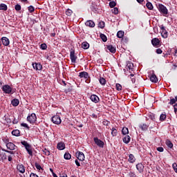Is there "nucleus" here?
<instances>
[{"instance_id":"obj_1","label":"nucleus","mask_w":177,"mask_h":177,"mask_svg":"<svg viewBox=\"0 0 177 177\" xmlns=\"http://www.w3.org/2000/svg\"><path fill=\"white\" fill-rule=\"evenodd\" d=\"M3 93H6L7 95H13L16 91L12 89V87L9 84H5L1 88Z\"/></svg>"},{"instance_id":"obj_2","label":"nucleus","mask_w":177,"mask_h":177,"mask_svg":"<svg viewBox=\"0 0 177 177\" xmlns=\"http://www.w3.org/2000/svg\"><path fill=\"white\" fill-rule=\"evenodd\" d=\"M158 10L163 16L167 17L168 15V9L163 4L159 3L158 6Z\"/></svg>"},{"instance_id":"obj_3","label":"nucleus","mask_w":177,"mask_h":177,"mask_svg":"<svg viewBox=\"0 0 177 177\" xmlns=\"http://www.w3.org/2000/svg\"><path fill=\"white\" fill-rule=\"evenodd\" d=\"M21 144L22 146H24L29 156H32V149H31V145L26 140L21 141Z\"/></svg>"},{"instance_id":"obj_4","label":"nucleus","mask_w":177,"mask_h":177,"mask_svg":"<svg viewBox=\"0 0 177 177\" xmlns=\"http://www.w3.org/2000/svg\"><path fill=\"white\" fill-rule=\"evenodd\" d=\"M79 77L80 78H84L86 84H89L91 82V77L89 76V73H88V72H80L79 73Z\"/></svg>"},{"instance_id":"obj_5","label":"nucleus","mask_w":177,"mask_h":177,"mask_svg":"<svg viewBox=\"0 0 177 177\" xmlns=\"http://www.w3.org/2000/svg\"><path fill=\"white\" fill-rule=\"evenodd\" d=\"M37 121V115L35 113H32L27 117V122L30 124H34Z\"/></svg>"},{"instance_id":"obj_6","label":"nucleus","mask_w":177,"mask_h":177,"mask_svg":"<svg viewBox=\"0 0 177 177\" xmlns=\"http://www.w3.org/2000/svg\"><path fill=\"white\" fill-rule=\"evenodd\" d=\"M70 59L71 60V63H77V56L75 55V50L71 48L70 51Z\"/></svg>"},{"instance_id":"obj_7","label":"nucleus","mask_w":177,"mask_h":177,"mask_svg":"<svg viewBox=\"0 0 177 177\" xmlns=\"http://www.w3.org/2000/svg\"><path fill=\"white\" fill-rule=\"evenodd\" d=\"M52 122L53 124H55L56 125H60L62 124V119L60 118V116L56 115H54L51 119Z\"/></svg>"},{"instance_id":"obj_8","label":"nucleus","mask_w":177,"mask_h":177,"mask_svg":"<svg viewBox=\"0 0 177 177\" xmlns=\"http://www.w3.org/2000/svg\"><path fill=\"white\" fill-rule=\"evenodd\" d=\"M94 142L98 146V147H100L101 149L104 147V142L99 139L97 137L94 138Z\"/></svg>"},{"instance_id":"obj_9","label":"nucleus","mask_w":177,"mask_h":177,"mask_svg":"<svg viewBox=\"0 0 177 177\" xmlns=\"http://www.w3.org/2000/svg\"><path fill=\"white\" fill-rule=\"evenodd\" d=\"M160 30L162 38H168V31H167V29H165L164 25L160 26Z\"/></svg>"},{"instance_id":"obj_10","label":"nucleus","mask_w":177,"mask_h":177,"mask_svg":"<svg viewBox=\"0 0 177 177\" xmlns=\"http://www.w3.org/2000/svg\"><path fill=\"white\" fill-rule=\"evenodd\" d=\"M160 42L159 38L155 37L151 39V44L153 46H154V48H160Z\"/></svg>"},{"instance_id":"obj_11","label":"nucleus","mask_w":177,"mask_h":177,"mask_svg":"<svg viewBox=\"0 0 177 177\" xmlns=\"http://www.w3.org/2000/svg\"><path fill=\"white\" fill-rule=\"evenodd\" d=\"M90 99L93 103H99V102H100V98H99V97L95 94H92Z\"/></svg>"},{"instance_id":"obj_12","label":"nucleus","mask_w":177,"mask_h":177,"mask_svg":"<svg viewBox=\"0 0 177 177\" xmlns=\"http://www.w3.org/2000/svg\"><path fill=\"white\" fill-rule=\"evenodd\" d=\"M77 158L79 160V161H85V155L81 151H77Z\"/></svg>"},{"instance_id":"obj_13","label":"nucleus","mask_w":177,"mask_h":177,"mask_svg":"<svg viewBox=\"0 0 177 177\" xmlns=\"http://www.w3.org/2000/svg\"><path fill=\"white\" fill-rule=\"evenodd\" d=\"M1 42L4 46H9L10 44V41H9V39L6 37H1Z\"/></svg>"},{"instance_id":"obj_14","label":"nucleus","mask_w":177,"mask_h":177,"mask_svg":"<svg viewBox=\"0 0 177 177\" xmlns=\"http://www.w3.org/2000/svg\"><path fill=\"white\" fill-rule=\"evenodd\" d=\"M32 67L35 70L41 71V70H42V65L39 63H32Z\"/></svg>"},{"instance_id":"obj_15","label":"nucleus","mask_w":177,"mask_h":177,"mask_svg":"<svg viewBox=\"0 0 177 177\" xmlns=\"http://www.w3.org/2000/svg\"><path fill=\"white\" fill-rule=\"evenodd\" d=\"M139 128L140 130L143 131L144 132H146L149 129V124L142 123L139 125Z\"/></svg>"},{"instance_id":"obj_16","label":"nucleus","mask_w":177,"mask_h":177,"mask_svg":"<svg viewBox=\"0 0 177 177\" xmlns=\"http://www.w3.org/2000/svg\"><path fill=\"white\" fill-rule=\"evenodd\" d=\"M7 149H8V150H16V145L13 143V142H9L7 144V145H6Z\"/></svg>"},{"instance_id":"obj_17","label":"nucleus","mask_w":177,"mask_h":177,"mask_svg":"<svg viewBox=\"0 0 177 177\" xmlns=\"http://www.w3.org/2000/svg\"><path fill=\"white\" fill-rule=\"evenodd\" d=\"M17 169L20 172L21 174H24L26 172V168L24 167V165H18L17 166Z\"/></svg>"},{"instance_id":"obj_18","label":"nucleus","mask_w":177,"mask_h":177,"mask_svg":"<svg viewBox=\"0 0 177 177\" xmlns=\"http://www.w3.org/2000/svg\"><path fill=\"white\" fill-rule=\"evenodd\" d=\"M106 48L108 49V50H109V52H111V53H115V52H117L115 46L113 45L106 46Z\"/></svg>"},{"instance_id":"obj_19","label":"nucleus","mask_w":177,"mask_h":177,"mask_svg":"<svg viewBox=\"0 0 177 177\" xmlns=\"http://www.w3.org/2000/svg\"><path fill=\"white\" fill-rule=\"evenodd\" d=\"M149 80L151 82H154L155 84L158 82V78H157V76L154 73L151 75Z\"/></svg>"},{"instance_id":"obj_20","label":"nucleus","mask_w":177,"mask_h":177,"mask_svg":"<svg viewBox=\"0 0 177 177\" xmlns=\"http://www.w3.org/2000/svg\"><path fill=\"white\" fill-rule=\"evenodd\" d=\"M136 169L138 170L140 174H142L145 169V166L142 163H138L136 165Z\"/></svg>"},{"instance_id":"obj_21","label":"nucleus","mask_w":177,"mask_h":177,"mask_svg":"<svg viewBox=\"0 0 177 177\" xmlns=\"http://www.w3.org/2000/svg\"><path fill=\"white\" fill-rule=\"evenodd\" d=\"M57 149H58V150H64L66 149V145L63 142H58Z\"/></svg>"},{"instance_id":"obj_22","label":"nucleus","mask_w":177,"mask_h":177,"mask_svg":"<svg viewBox=\"0 0 177 177\" xmlns=\"http://www.w3.org/2000/svg\"><path fill=\"white\" fill-rule=\"evenodd\" d=\"M5 160H8V156L5 152L0 153V162H5Z\"/></svg>"},{"instance_id":"obj_23","label":"nucleus","mask_w":177,"mask_h":177,"mask_svg":"<svg viewBox=\"0 0 177 177\" xmlns=\"http://www.w3.org/2000/svg\"><path fill=\"white\" fill-rule=\"evenodd\" d=\"M128 161L129 162H130V164H133V162L136 161V158H135V156H133V154L132 153L129 154Z\"/></svg>"},{"instance_id":"obj_24","label":"nucleus","mask_w":177,"mask_h":177,"mask_svg":"<svg viewBox=\"0 0 177 177\" xmlns=\"http://www.w3.org/2000/svg\"><path fill=\"white\" fill-rule=\"evenodd\" d=\"M11 104L14 106V107H17V106H19V104H20V101L19 100V99L17 98H15L11 101Z\"/></svg>"},{"instance_id":"obj_25","label":"nucleus","mask_w":177,"mask_h":177,"mask_svg":"<svg viewBox=\"0 0 177 177\" xmlns=\"http://www.w3.org/2000/svg\"><path fill=\"white\" fill-rule=\"evenodd\" d=\"M86 26L87 27H91V28H93L95 27V22L92 20H88L85 23Z\"/></svg>"},{"instance_id":"obj_26","label":"nucleus","mask_w":177,"mask_h":177,"mask_svg":"<svg viewBox=\"0 0 177 177\" xmlns=\"http://www.w3.org/2000/svg\"><path fill=\"white\" fill-rule=\"evenodd\" d=\"M111 134L113 136V138H114L118 135V131L117 130V129H115V127H113L111 129Z\"/></svg>"},{"instance_id":"obj_27","label":"nucleus","mask_w":177,"mask_h":177,"mask_svg":"<svg viewBox=\"0 0 177 177\" xmlns=\"http://www.w3.org/2000/svg\"><path fill=\"white\" fill-rule=\"evenodd\" d=\"M122 141L124 143H125L126 145H128V143H129V142H131V136H126L122 138Z\"/></svg>"},{"instance_id":"obj_28","label":"nucleus","mask_w":177,"mask_h":177,"mask_svg":"<svg viewBox=\"0 0 177 177\" xmlns=\"http://www.w3.org/2000/svg\"><path fill=\"white\" fill-rule=\"evenodd\" d=\"M165 143H166V145L167 146V147H169V149L174 148V144L172 143V142L170 141L169 139L166 140Z\"/></svg>"},{"instance_id":"obj_29","label":"nucleus","mask_w":177,"mask_h":177,"mask_svg":"<svg viewBox=\"0 0 177 177\" xmlns=\"http://www.w3.org/2000/svg\"><path fill=\"white\" fill-rule=\"evenodd\" d=\"M12 135L13 136H20V130L15 129L12 131Z\"/></svg>"},{"instance_id":"obj_30","label":"nucleus","mask_w":177,"mask_h":177,"mask_svg":"<svg viewBox=\"0 0 177 177\" xmlns=\"http://www.w3.org/2000/svg\"><path fill=\"white\" fill-rule=\"evenodd\" d=\"M125 34V32L122 30H119L118 32H117V37L118 38H123L124 37V35Z\"/></svg>"},{"instance_id":"obj_31","label":"nucleus","mask_w":177,"mask_h":177,"mask_svg":"<svg viewBox=\"0 0 177 177\" xmlns=\"http://www.w3.org/2000/svg\"><path fill=\"white\" fill-rule=\"evenodd\" d=\"M128 133H129V130L128 129V127H123L122 129V134L128 135Z\"/></svg>"},{"instance_id":"obj_32","label":"nucleus","mask_w":177,"mask_h":177,"mask_svg":"<svg viewBox=\"0 0 177 177\" xmlns=\"http://www.w3.org/2000/svg\"><path fill=\"white\" fill-rule=\"evenodd\" d=\"M82 48L83 49H89V44H88V42L84 41L82 44Z\"/></svg>"},{"instance_id":"obj_33","label":"nucleus","mask_w":177,"mask_h":177,"mask_svg":"<svg viewBox=\"0 0 177 177\" xmlns=\"http://www.w3.org/2000/svg\"><path fill=\"white\" fill-rule=\"evenodd\" d=\"M0 10H8V6L5 3L0 4Z\"/></svg>"},{"instance_id":"obj_34","label":"nucleus","mask_w":177,"mask_h":177,"mask_svg":"<svg viewBox=\"0 0 177 177\" xmlns=\"http://www.w3.org/2000/svg\"><path fill=\"white\" fill-rule=\"evenodd\" d=\"M41 151H43L44 156H50V151L48 150L46 148L43 149Z\"/></svg>"},{"instance_id":"obj_35","label":"nucleus","mask_w":177,"mask_h":177,"mask_svg":"<svg viewBox=\"0 0 177 177\" xmlns=\"http://www.w3.org/2000/svg\"><path fill=\"white\" fill-rule=\"evenodd\" d=\"M100 37L101 39L103 41V42H107V37L106 36V35L101 33L100 35Z\"/></svg>"},{"instance_id":"obj_36","label":"nucleus","mask_w":177,"mask_h":177,"mask_svg":"<svg viewBox=\"0 0 177 177\" xmlns=\"http://www.w3.org/2000/svg\"><path fill=\"white\" fill-rule=\"evenodd\" d=\"M64 158L65 160H70L71 158V154L68 152H66L64 155Z\"/></svg>"},{"instance_id":"obj_37","label":"nucleus","mask_w":177,"mask_h":177,"mask_svg":"<svg viewBox=\"0 0 177 177\" xmlns=\"http://www.w3.org/2000/svg\"><path fill=\"white\" fill-rule=\"evenodd\" d=\"M99 82L101 85H104L106 83V79L102 77H100Z\"/></svg>"},{"instance_id":"obj_38","label":"nucleus","mask_w":177,"mask_h":177,"mask_svg":"<svg viewBox=\"0 0 177 177\" xmlns=\"http://www.w3.org/2000/svg\"><path fill=\"white\" fill-rule=\"evenodd\" d=\"M35 167L37 168V169L39 171V172L41 170L44 171V169H42V167L40 166L39 164H38V162H35Z\"/></svg>"},{"instance_id":"obj_39","label":"nucleus","mask_w":177,"mask_h":177,"mask_svg":"<svg viewBox=\"0 0 177 177\" xmlns=\"http://www.w3.org/2000/svg\"><path fill=\"white\" fill-rule=\"evenodd\" d=\"M146 6L147 8V9H149V10H153V4L150 2H147L146 4Z\"/></svg>"},{"instance_id":"obj_40","label":"nucleus","mask_w":177,"mask_h":177,"mask_svg":"<svg viewBox=\"0 0 177 177\" xmlns=\"http://www.w3.org/2000/svg\"><path fill=\"white\" fill-rule=\"evenodd\" d=\"M148 117H149V118H150V120H151L152 121H156V115H154L153 113H149V114H148Z\"/></svg>"},{"instance_id":"obj_41","label":"nucleus","mask_w":177,"mask_h":177,"mask_svg":"<svg viewBox=\"0 0 177 177\" xmlns=\"http://www.w3.org/2000/svg\"><path fill=\"white\" fill-rule=\"evenodd\" d=\"M165 120H167V115L162 113L160 116V121H165Z\"/></svg>"},{"instance_id":"obj_42","label":"nucleus","mask_w":177,"mask_h":177,"mask_svg":"<svg viewBox=\"0 0 177 177\" xmlns=\"http://www.w3.org/2000/svg\"><path fill=\"white\" fill-rule=\"evenodd\" d=\"M28 10L30 12V13H33V12H35V8L32 6H30L28 7Z\"/></svg>"},{"instance_id":"obj_43","label":"nucleus","mask_w":177,"mask_h":177,"mask_svg":"<svg viewBox=\"0 0 177 177\" xmlns=\"http://www.w3.org/2000/svg\"><path fill=\"white\" fill-rule=\"evenodd\" d=\"M130 78H131V82H132L133 84H135V82H136V77H135V75L131 74V75H130Z\"/></svg>"},{"instance_id":"obj_44","label":"nucleus","mask_w":177,"mask_h":177,"mask_svg":"<svg viewBox=\"0 0 177 177\" xmlns=\"http://www.w3.org/2000/svg\"><path fill=\"white\" fill-rule=\"evenodd\" d=\"M40 48L42 50H46V49L48 48V46L46 45V44L44 43V44H41L40 45Z\"/></svg>"},{"instance_id":"obj_45","label":"nucleus","mask_w":177,"mask_h":177,"mask_svg":"<svg viewBox=\"0 0 177 177\" xmlns=\"http://www.w3.org/2000/svg\"><path fill=\"white\" fill-rule=\"evenodd\" d=\"M104 26H105V24H104V21H100L98 24L99 28H104Z\"/></svg>"},{"instance_id":"obj_46","label":"nucleus","mask_w":177,"mask_h":177,"mask_svg":"<svg viewBox=\"0 0 177 177\" xmlns=\"http://www.w3.org/2000/svg\"><path fill=\"white\" fill-rule=\"evenodd\" d=\"M127 68L129 69V70H133V63H128L127 65Z\"/></svg>"},{"instance_id":"obj_47","label":"nucleus","mask_w":177,"mask_h":177,"mask_svg":"<svg viewBox=\"0 0 177 177\" xmlns=\"http://www.w3.org/2000/svg\"><path fill=\"white\" fill-rule=\"evenodd\" d=\"M2 140H3V143H5L6 146L8 145V143H10V142H9V138H7V137L3 138L2 139Z\"/></svg>"},{"instance_id":"obj_48","label":"nucleus","mask_w":177,"mask_h":177,"mask_svg":"<svg viewBox=\"0 0 177 177\" xmlns=\"http://www.w3.org/2000/svg\"><path fill=\"white\" fill-rule=\"evenodd\" d=\"M15 10H17V12H19V11L21 10V6H20V4H17L15 6Z\"/></svg>"},{"instance_id":"obj_49","label":"nucleus","mask_w":177,"mask_h":177,"mask_svg":"<svg viewBox=\"0 0 177 177\" xmlns=\"http://www.w3.org/2000/svg\"><path fill=\"white\" fill-rule=\"evenodd\" d=\"M116 90L118 91H122V86L118 83L115 84Z\"/></svg>"},{"instance_id":"obj_50","label":"nucleus","mask_w":177,"mask_h":177,"mask_svg":"<svg viewBox=\"0 0 177 177\" xmlns=\"http://www.w3.org/2000/svg\"><path fill=\"white\" fill-rule=\"evenodd\" d=\"M172 168H173L174 171L176 172V174H177V163L176 162H174L172 164Z\"/></svg>"},{"instance_id":"obj_51","label":"nucleus","mask_w":177,"mask_h":177,"mask_svg":"<svg viewBox=\"0 0 177 177\" xmlns=\"http://www.w3.org/2000/svg\"><path fill=\"white\" fill-rule=\"evenodd\" d=\"M66 16H71L73 15V10L68 9L66 11Z\"/></svg>"},{"instance_id":"obj_52","label":"nucleus","mask_w":177,"mask_h":177,"mask_svg":"<svg viewBox=\"0 0 177 177\" xmlns=\"http://www.w3.org/2000/svg\"><path fill=\"white\" fill-rule=\"evenodd\" d=\"M117 5V3L115 1H112L109 3L110 8H114Z\"/></svg>"},{"instance_id":"obj_53","label":"nucleus","mask_w":177,"mask_h":177,"mask_svg":"<svg viewBox=\"0 0 177 177\" xmlns=\"http://www.w3.org/2000/svg\"><path fill=\"white\" fill-rule=\"evenodd\" d=\"M112 13H113V15H118V8L115 7V8L112 10Z\"/></svg>"},{"instance_id":"obj_54","label":"nucleus","mask_w":177,"mask_h":177,"mask_svg":"<svg viewBox=\"0 0 177 177\" xmlns=\"http://www.w3.org/2000/svg\"><path fill=\"white\" fill-rule=\"evenodd\" d=\"M21 127H24V128H27L28 130H30V127H28V124H27V123H21Z\"/></svg>"},{"instance_id":"obj_55","label":"nucleus","mask_w":177,"mask_h":177,"mask_svg":"<svg viewBox=\"0 0 177 177\" xmlns=\"http://www.w3.org/2000/svg\"><path fill=\"white\" fill-rule=\"evenodd\" d=\"M103 125H105L106 127H109L110 125V122L107 120H104L102 122Z\"/></svg>"},{"instance_id":"obj_56","label":"nucleus","mask_w":177,"mask_h":177,"mask_svg":"<svg viewBox=\"0 0 177 177\" xmlns=\"http://www.w3.org/2000/svg\"><path fill=\"white\" fill-rule=\"evenodd\" d=\"M156 150L160 153H162V151H164V148L162 147H159L156 149Z\"/></svg>"},{"instance_id":"obj_57","label":"nucleus","mask_w":177,"mask_h":177,"mask_svg":"<svg viewBox=\"0 0 177 177\" xmlns=\"http://www.w3.org/2000/svg\"><path fill=\"white\" fill-rule=\"evenodd\" d=\"M156 53L158 55H161V53H162V50H161V48L156 49Z\"/></svg>"},{"instance_id":"obj_58","label":"nucleus","mask_w":177,"mask_h":177,"mask_svg":"<svg viewBox=\"0 0 177 177\" xmlns=\"http://www.w3.org/2000/svg\"><path fill=\"white\" fill-rule=\"evenodd\" d=\"M30 177H39V176H38V175H37V174L31 173L30 174Z\"/></svg>"},{"instance_id":"obj_59","label":"nucleus","mask_w":177,"mask_h":177,"mask_svg":"<svg viewBox=\"0 0 177 177\" xmlns=\"http://www.w3.org/2000/svg\"><path fill=\"white\" fill-rule=\"evenodd\" d=\"M75 162L77 167H81V164H80V162H78V160H75Z\"/></svg>"},{"instance_id":"obj_60","label":"nucleus","mask_w":177,"mask_h":177,"mask_svg":"<svg viewBox=\"0 0 177 177\" xmlns=\"http://www.w3.org/2000/svg\"><path fill=\"white\" fill-rule=\"evenodd\" d=\"M18 122H19V120H17V119L16 118H15L12 121V124H18Z\"/></svg>"},{"instance_id":"obj_61","label":"nucleus","mask_w":177,"mask_h":177,"mask_svg":"<svg viewBox=\"0 0 177 177\" xmlns=\"http://www.w3.org/2000/svg\"><path fill=\"white\" fill-rule=\"evenodd\" d=\"M8 161H10V162L12 161V160H13L12 156L10 155L8 156Z\"/></svg>"},{"instance_id":"obj_62","label":"nucleus","mask_w":177,"mask_h":177,"mask_svg":"<svg viewBox=\"0 0 177 177\" xmlns=\"http://www.w3.org/2000/svg\"><path fill=\"white\" fill-rule=\"evenodd\" d=\"M6 153H9V154H15V151H6Z\"/></svg>"},{"instance_id":"obj_63","label":"nucleus","mask_w":177,"mask_h":177,"mask_svg":"<svg viewBox=\"0 0 177 177\" xmlns=\"http://www.w3.org/2000/svg\"><path fill=\"white\" fill-rule=\"evenodd\" d=\"M91 117H92L93 118H97V115L96 114H95V113H93V114L91 115Z\"/></svg>"},{"instance_id":"obj_64","label":"nucleus","mask_w":177,"mask_h":177,"mask_svg":"<svg viewBox=\"0 0 177 177\" xmlns=\"http://www.w3.org/2000/svg\"><path fill=\"white\" fill-rule=\"evenodd\" d=\"M174 56L177 57V48L174 50Z\"/></svg>"}]
</instances>
